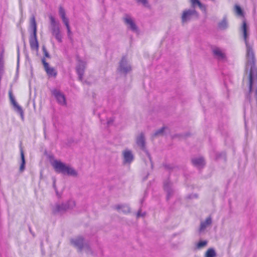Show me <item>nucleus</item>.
<instances>
[{
    "instance_id": "11",
    "label": "nucleus",
    "mask_w": 257,
    "mask_h": 257,
    "mask_svg": "<svg viewBox=\"0 0 257 257\" xmlns=\"http://www.w3.org/2000/svg\"><path fill=\"white\" fill-rule=\"evenodd\" d=\"M85 67V63L78 59V64L76 66V70L80 80L82 79Z\"/></svg>"
},
{
    "instance_id": "9",
    "label": "nucleus",
    "mask_w": 257,
    "mask_h": 257,
    "mask_svg": "<svg viewBox=\"0 0 257 257\" xmlns=\"http://www.w3.org/2000/svg\"><path fill=\"white\" fill-rule=\"evenodd\" d=\"M45 70L49 76L56 77L57 75V72L54 68L49 67V64L46 62L44 58L42 60Z\"/></svg>"
},
{
    "instance_id": "32",
    "label": "nucleus",
    "mask_w": 257,
    "mask_h": 257,
    "mask_svg": "<svg viewBox=\"0 0 257 257\" xmlns=\"http://www.w3.org/2000/svg\"><path fill=\"white\" fill-rule=\"evenodd\" d=\"M144 213H142L141 212V210H139L137 213V216L138 217H140V216H144Z\"/></svg>"
},
{
    "instance_id": "24",
    "label": "nucleus",
    "mask_w": 257,
    "mask_h": 257,
    "mask_svg": "<svg viewBox=\"0 0 257 257\" xmlns=\"http://www.w3.org/2000/svg\"><path fill=\"white\" fill-rule=\"evenodd\" d=\"M216 253L213 248L208 249L205 253V257H215Z\"/></svg>"
},
{
    "instance_id": "26",
    "label": "nucleus",
    "mask_w": 257,
    "mask_h": 257,
    "mask_svg": "<svg viewBox=\"0 0 257 257\" xmlns=\"http://www.w3.org/2000/svg\"><path fill=\"white\" fill-rule=\"evenodd\" d=\"M207 241L201 240L197 243V244L196 245V247L197 248L200 249V248H202V247H204L205 246H206L207 245Z\"/></svg>"
},
{
    "instance_id": "27",
    "label": "nucleus",
    "mask_w": 257,
    "mask_h": 257,
    "mask_svg": "<svg viewBox=\"0 0 257 257\" xmlns=\"http://www.w3.org/2000/svg\"><path fill=\"white\" fill-rule=\"evenodd\" d=\"M235 12L238 16H243L242 11L239 6H237V5L235 6Z\"/></svg>"
},
{
    "instance_id": "23",
    "label": "nucleus",
    "mask_w": 257,
    "mask_h": 257,
    "mask_svg": "<svg viewBox=\"0 0 257 257\" xmlns=\"http://www.w3.org/2000/svg\"><path fill=\"white\" fill-rule=\"evenodd\" d=\"M21 161L22 163L21 164V166L20 167V171L22 172L25 170V156L24 153L22 150L21 151Z\"/></svg>"
},
{
    "instance_id": "7",
    "label": "nucleus",
    "mask_w": 257,
    "mask_h": 257,
    "mask_svg": "<svg viewBox=\"0 0 257 257\" xmlns=\"http://www.w3.org/2000/svg\"><path fill=\"white\" fill-rule=\"evenodd\" d=\"M52 93L57 99L58 102L62 105L66 104V99L64 95L60 90L54 89L52 90Z\"/></svg>"
},
{
    "instance_id": "25",
    "label": "nucleus",
    "mask_w": 257,
    "mask_h": 257,
    "mask_svg": "<svg viewBox=\"0 0 257 257\" xmlns=\"http://www.w3.org/2000/svg\"><path fill=\"white\" fill-rule=\"evenodd\" d=\"M218 27L220 29H225L227 27V22L226 19L224 18L223 20L219 24Z\"/></svg>"
},
{
    "instance_id": "28",
    "label": "nucleus",
    "mask_w": 257,
    "mask_h": 257,
    "mask_svg": "<svg viewBox=\"0 0 257 257\" xmlns=\"http://www.w3.org/2000/svg\"><path fill=\"white\" fill-rule=\"evenodd\" d=\"M166 128H167L165 127H163L162 128H161L160 130H159L158 131H157L155 133L154 135L155 136H158V135H160V134H163L164 130H165Z\"/></svg>"
},
{
    "instance_id": "29",
    "label": "nucleus",
    "mask_w": 257,
    "mask_h": 257,
    "mask_svg": "<svg viewBox=\"0 0 257 257\" xmlns=\"http://www.w3.org/2000/svg\"><path fill=\"white\" fill-rule=\"evenodd\" d=\"M138 2L141 3L144 6H148V3L147 0H137Z\"/></svg>"
},
{
    "instance_id": "13",
    "label": "nucleus",
    "mask_w": 257,
    "mask_h": 257,
    "mask_svg": "<svg viewBox=\"0 0 257 257\" xmlns=\"http://www.w3.org/2000/svg\"><path fill=\"white\" fill-rule=\"evenodd\" d=\"M123 162L125 164H130L134 160L132 152L128 150H125L123 152Z\"/></svg>"
},
{
    "instance_id": "15",
    "label": "nucleus",
    "mask_w": 257,
    "mask_h": 257,
    "mask_svg": "<svg viewBox=\"0 0 257 257\" xmlns=\"http://www.w3.org/2000/svg\"><path fill=\"white\" fill-rule=\"evenodd\" d=\"M214 56L219 60H223L225 58V54L219 48H214L213 49Z\"/></svg>"
},
{
    "instance_id": "1",
    "label": "nucleus",
    "mask_w": 257,
    "mask_h": 257,
    "mask_svg": "<svg viewBox=\"0 0 257 257\" xmlns=\"http://www.w3.org/2000/svg\"><path fill=\"white\" fill-rule=\"evenodd\" d=\"M51 164L56 172L65 175L75 176L77 175L76 171L69 165H67L60 161L55 160Z\"/></svg>"
},
{
    "instance_id": "14",
    "label": "nucleus",
    "mask_w": 257,
    "mask_h": 257,
    "mask_svg": "<svg viewBox=\"0 0 257 257\" xmlns=\"http://www.w3.org/2000/svg\"><path fill=\"white\" fill-rule=\"evenodd\" d=\"M71 243L80 250L82 249L85 247L83 238L81 237L72 239Z\"/></svg>"
},
{
    "instance_id": "19",
    "label": "nucleus",
    "mask_w": 257,
    "mask_h": 257,
    "mask_svg": "<svg viewBox=\"0 0 257 257\" xmlns=\"http://www.w3.org/2000/svg\"><path fill=\"white\" fill-rule=\"evenodd\" d=\"M193 164L198 168L202 167L204 165V161L203 158H195L192 160Z\"/></svg>"
},
{
    "instance_id": "21",
    "label": "nucleus",
    "mask_w": 257,
    "mask_h": 257,
    "mask_svg": "<svg viewBox=\"0 0 257 257\" xmlns=\"http://www.w3.org/2000/svg\"><path fill=\"white\" fill-rule=\"evenodd\" d=\"M30 26L33 31V35L36 36V34H37V24L34 16H33L31 19Z\"/></svg>"
},
{
    "instance_id": "17",
    "label": "nucleus",
    "mask_w": 257,
    "mask_h": 257,
    "mask_svg": "<svg viewBox=\"0 0 257 257\" xmlns=\"http://www.w3.org/2000/svg\"><path fill=\"white\" fill-rule=\"evenodd\" d=\"M212 223V219L210 217H207L205 221L202 222L200 227V232L204 231L206 228Z\"/></svg>"
},
{
    "instance_id": "30",
    "label": "nucleus",
    "mask_w": 257,
    "mask_h": 257,
    "mask_svg": "<svg viewBox=\"0 0 257 257\" xmlns=\"http://www.w3.org/2000/svg\"><path fill=\"white\" fill-rule=\"evenodd\" d=\"M43 50H44V55H45V57L49 58L50 57L49 54L48 52H47V51L46 50V49L44 47L43 48Z\"/></svg>"
},
{
    "instance_id": "3",
    "label": "nucleus",
    "mask_w": 257,
    "mask_h": 257,
    "mask_svg": "<svg viewBox=\"0 0 257 257\" xmlns=\"http://www.w3.org/2000/svg\"><path fill=\"white\" fill-rule=\"evenodd\" d=\"M52 35L59 43L62 42V36L60 32L59 23L57 22L52 16L49 17Z\"/></svg>"
},
{
    "instance_id": "12",
    "label": "nucleus",
    "mask_w": 257,
    "mask_h": 257,
    "mask_svg": "<svg viewBox=\"0 0 257 257\" xmlns=\"http://www.w3.org/2000/svg\"><path fill=\"white\" fill-rule=\"evenodd\" d=\"M124 21L127 27L133 31H136L137 27L131 16L126 15L124 18Z\"/></svg>"
},
{
    "instance_id": "33",
    "label": "nucleus",
    "mask_w": 257,
    "mask_h": 257,
    "mask_svg": "<svg viewBox=\"0 0 257 257\" xmlns=\"http://www.w3.org/2000/svg\"><path fill=\"white\" fill-rule=\"evenodd\" d=\"M107 123L109 125L110 124V121H107Z\"/></svg>"
},
{
    "instance_id": "22",
    "label": "nucleus",
    "mask_w": 257,
    "mask_h": 257,
    "mask_svg": "<svg viewBox=\"0 0 257 257\" xmlns=\"http://www.w3.org/2000/svg\"><path fill=\"white\" fill-rule=\"evenodd\" d=\"M191 2L193 7H195L196 5H197L202 11L204 12L205 11V7L203 5L199 0H191Z\"/></svg>"
},
{
    "instance_id": "8",
    "label": "nucleus",
    "mask_w": 257,
    "mask_h": 257,
    "mask_svg": "<svg viewBox=\"0 0 257 257\" xmlns=\"http://www.w3.org/2000/svg\"><path fill=\"white\" fill-rule=\"evenodd\" d=\"M118 70L123 73H126L131 70V67L127 63V60L124 57L122 58L120 62Z\"/></svg>"
},
{
    "instance_id": "6",
    "label": "nucleus",
    "mask_w": 257,
    "mask_h": 257,
    "mask_svg": "<svg viewBox=\"0 0 257 257\" xmlns=\"http://www.w3.org/2000/svg\"><path fill=\"white\" fill-rule=\"evenodd\" d=\"M59 15L63 21V22L65 24L67 30V33L68 36L69 38L71 37V32L70 30V28L69 24V20L65 16V12L64 9L62 7H60L59 10Z\"/></svg>"
},
{
    "instance_id": "2",
    "label": "nucleus",
    "mask_w": 257,
    "mask_h": 257,
    "mask_svg": "<svg viewBox=\"0 0 257 257\" xmlns=\"http://www.w3.org/2000/svg\"><path fill=\"white\" fill-rule=\"evenodd\" d=\"M75 205L74 200H70L66 203L56 204L52 208L53 212L55 214L61 213L68 209H72Z\"/></svg>"
},
{
    "instance_id": "10",
    "label": "nucleus",
    "mask_w": 257,
    "mask_h": 257,
    "mask_svg": "<svg viewBox=\"0 0 257 257\" xmlns=\"http://www.w3.org/2000/svg\"><path fill=\"white\" fill-rule=\"evenodd\" d=\"M136 142L137 145L141 148V149L145 151L147 155L148 156V158L151 161V159L150 154H149L148 151L145 150V138L143 134H141L140 135L137 137Z\"/></svg>"
},
{
    "instance_id": "18",
    "label": "nucleus",
    "mask_w": 257,
    "mask_h": 257,
    "mask_svg": "<svg viewBox=\"0 0 257 257\" xmlns=\"http://www.w3.org/2000/svg\"><path fill=\"white\" fill-rule=\"evenodd\" d=\"M164 189L166 191L167 195V199L169 200L172 194L173 193V190L171 188V185L169 182H167L164 183Z\"/></svg>"
},
{
    "instance_id": "4",
    "label": "nucleus",
    "mask_w": 257,
    "mask_h": 257,
    "mask_svg": "<svg viewBox=\"0 0 257 257\" xmlns=\"http://www.w3.org/2000/svg\"><path fill=\"white\" fill-rule=\"evenodd\" d=\"M9 96L10 98V100L12 104L13 105L14 109L15 111H16L17 113L20 114L22 120H24V111L22 109V108L19 105V104L17 102L16 100H15L14 97L12 95V93L11 91L9 92Z\"/></svg>"
},
{
    "instance_id": "16",
    "label": "nucleus",
    "mask_w": 257,
    "mask_h": 257,
    "mask_svg": "<svg viewBox=\"0 0 257 257\" xmlns=\"http://www.w3.org/2000/svg\"><path fill=\"white\" fill-rule=\"evenodd\" d=\"M30 44L32 49L38 50L39 48L38 42L37 39V34L33 35L30 40Z\"/></svg>"
},
{
    "instance_id": "5",
    "label": "nucleus",
    "mask_w": 257,
    "mask_h": 257,
    "mask_svg": "<svg viewBox=\"0 0 257 257\" xmlns=\"http://www.w3.org/2000/svg\"><path fill=\"white\" fill-rule=\"evenodd\" d=\"M194 16L197 17L196 12L194 10H188L184 11L182 16V22L183 23L187 22Z\"/></svg>"
},
{
    "instance_id": "20",
    "label": "nucleus",
    "mask_w": 257,
    "mask_h": 257,
    "mask_svg": "<svg viewBox=\"0 0 257 257\" xmlns=\"http://www.w3.org/2000/svg\"><path fill=\"white\" fill-rule=\"evenodd\" d=\"M115 209L118 212L124 213H127L130 211V208L127 205H117L115 206Z\"/></svg>"
},
{
    "instance_id": "31",
    "label": "nucleus",
    "mask_w": 257,
    "mask_h": 257,
    "mask_svg": "<svg viewBox=\"0 0 257 257\" xmlns=\"http://www.w3.org/2000/svg\"><path fill=\"white\" fill-rule=\"evenodd\" d=\"M0 73H3V63L0 60Z\"/></svg>"
}]
</instances>
